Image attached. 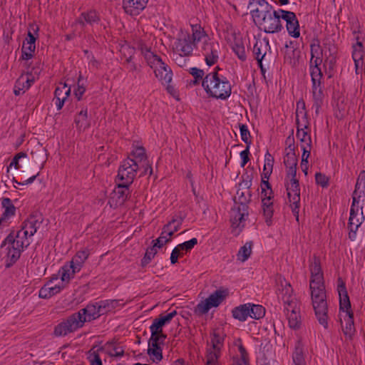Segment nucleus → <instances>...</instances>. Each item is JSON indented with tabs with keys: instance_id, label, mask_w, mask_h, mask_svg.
Returning a JSON list of instances; mask_svg holds the SVG:
<instances>
[{
	"instance_id": "obj_15",
	"label": "nucleus",
	"mask_w": 365,
	"mask_h": 365,
	"mask_svg": "<svg viewBox=\"0 0 365 365\" xmlns=\"http://www.w3.org/2000/svg\"><path fill=\"white\" fill-rule=\"evenodd\" d=\"M248 206L235 205L230 212V222L233 231H236V234H239L244 227L245 221L248 217Z\"/></svg>"
},
{
	"instance_id": "obj_33",
	"label": "nucleus",
	"mask_w": 365,
	"mask_h": 365,
	"mask_svg": "<svg viewBox=\"0 0 365 365\" xmlns=\"http://www.w3.org/2000/svg\"><path fill=\"white\" fill-rule=\"evenodd\" d=\"M99 21L100 16L94 10L81 13L78 19L76 20V22L82 26H85L86 24L93 26L95 24H98Z\"/></svg>"
},
{
	"instance_id": "obj_27",
	"label": "nucleus",
	"mask_w": 365,
	"mask_h": 365,
	"mask_svg": "<svg viewBox=\"0 0 365 365\" xmlns=\"http://www.w3.org/2000/svg\"><path fill=\"white\" fill-rule=\"evenodd\" d=\"M34 79L29 73L23 74L16 80L14 93L16 96H19L25 93L32 85Z\"/></svg>"
},
{
	"instance_id": "obj_32",
	"label": "nucleus",
	"mask_w": 365,
	"mask_h": 365,
	"mask_svg": "<svg viewBox=\"0 0 365 365\" xmlns=\"http://www.w3.org/2000/svg\"><path fill=\"white\" fill-rule=\"evenodd\" d=\"M74 124L79 132L86 130L90 127V120L88 118L87 108H83L74 118Z\"/></svg>"
},
{
	"instance_id": "obj_14",
	"label": "nucleus",
	"mask_w": 365,
	"mask_h": 365,
	"mask_svg": "<svg viewBox=\"0 0 365 365\" xmlns=\"http://www.w3.org/2000/svg\"><path fill=\"white\" fill-rule=\"evenodd\" d=\"M225 291L216 290L206 299L198 303L195 309V312L199 315L207 313L211 308L218 307L225 299Z\"/></svg>"
},
{
	"instance_id": "obj_19",
	"label": "nucleus",
	"mask_w": 365,
	"mask_h": 365,
	"mask_svg": "<svg viewBox=\"0 0 365 365\" xmlns=\"http://www.w3.org/2000/svg\"><path fill=\"white\" fill-rule=\"evenodd\" d=\"M195 47L190 34L182 32L173 44V52L182 55H192Z\"/></svg>"
},
{
	"instance_id": "obj_16",
	"label": "nucleus",
	"mask_w": 365,
	"mask_h": 365,
	"mask_svg": "<svg viewBox=\"0 0 365 365\" xmlns=\"http://www.w3.org/2000/svg\"><path fill=\"white\" fill-rule=\"evenodd\" d=\"M286 142L289 143L288 148H286V155L284 158V163L286 166V175H296L297 158L294 153V148L292 146L294 138L289 136Z\"/></svg>"
},
{
	"instance_id": "obj_64",
	"label": "nucleus",
	"mask_w": 365,
	"mask_h": 365,
	"mask_svg": "<svg viewBox=\"0 0 365 365\" xmlns=\"http://www.w3.org/2000/svg\"><path fill=\"white\" fill-rule=\"evenodd\" d=\"M87 359L90 365H103L99 355L95 351L89 353Z\"/></svg>"
},
{
	"instance_id": "obj_18",
	"label": "nucleus",
	"mask_w": 365,
	"mask_h": 365,
	"mask_svg": "<svg viewBox=\"0 0 365 365\" xmlns=\"http://www.w3.org/2000/svg\"><path fill=\"white\" fill-rule=\"evenodd\" d=\"M281 19L286 22V28L289 36L293 38H298L300 36L299 21L294 12L281 9Z\"/></svg>"
},
{
	"instance_id": "obj_43",
	"label": "nucleus",
	"mask_w": 365,
	"mask_h": 365,
	"mask_svg": "<svg viewBox=\"0 0 365 365\" xmlns=\"http://www.w3.org/2000/svg\"><path fill=\"white\" fill-rule=\"evenodd\" d=\"M250 303L240 305L232 309V317L240 322H245L249 317Z\"/></svg>"
},
{
	"instance_id": "obj_63",
	"label": "nucleus",
	"mask_w": 365,
	"mask_h": 365,
	"mask_svg": "<svg viewBox=\"0 0 365 365\" xmlns=\"http://www.w3.org/2000/svg\"><path fill=\"white\" fill-rule=\"evenodd\" d=\"M27 156L26 153L20 152L15 155L14 158L12 159L11 162L10 163V165L9 168L14 167L16 170H19L21 168V165H19V160L21 158H26Z\"/></svg>"
},
{
	"instance_id": "obj_37",
	"label": "nucleus",
	"mask_w": 365,
	"mask_h": 365,
	"mask_svg": "<svg viewBox=\"0 0 365 365\" xmlns=\"http://www.w3.org/2000/svg\"><path fill=\"white\" fill-rule=\"evenodd\" d=\"M282 288L279 290V293L278 294V296L282 298L284 307L294 302V301H298L292 294L293 289L290 284L285 282L284 285L282 284Z\"/></svg>"
},
{
	"instance_id": "obj_4",
	"label": "nucleus",
	"mask_w": 365,
	"mask_h": 365,
	"mask_svg": "<svg viewBox=\"0 0 365 365\" xmlns=\"http://www.w3.org/2000/svg\"><path fill=\"white\" fill-rule=\"evenodd\" d=\"M337 291L339 297V309L345 314L344 322H341L342 332L346 340H352L356 334L354 313L351 310V303L346 284L341 277L337 279Z\"/></svg>"
},
{
	"instance_id": "obj_30",
	"label": "nucleus",
	"mask_w": 365,
	"mask_h": 365,
	"mask_svg": "<svg viewBox=\"0 0 365 365\" xmlns=\"http://www.w3.org/2000/svg\"><path fill=\"white\" fill-rule=\"evenodd\" d=\"M268 47L269 40L267 38L256 40L253 47V53L260 67H262V61L266 55Z\"/></svg>"
},
{
	"instance_id": "obj_40",
	"label": "nucleus",
	"mask_w": 365,
	"mask_h": 365,
	"mask_svg": "<svg viewBox=\"0 0 365 365\" xmlns=\"http://www.w3.org/2000/svg\"><path fill=\"white\" fill-rule=\"evenodd\" d=\"M291 365H307L303 347L299 341H297L295 345L294 351L292 354V361Z\"/></svg>"
},
{
	"instance_id": "obj_12",
	"label": "nucleus",
	"mask_w": 365,
	"mask_h": 365,
	"mask_svg": "<svg viewBox=\"0 0 365 365\" xmlns=\"http://www.w3.org/2000/svg\"><path fill=\"white\" fill-rule=\"evenodd\" d=\"M364 221L363 207L359 205V202L354 198V201H352L351 205L350 216L348 223V227L350 230L349 237L351 240L355 239L356 232Z\"/></svg>"
},
{
	"instance_id": "obj_49",
	"label": "nucleus",
	"mask_w": 365,
	"mask_h": 365,
	"mask_svg": "<svg viewBox=\"0 0 365 365\" xmlns=\"http://www.w3.org/2000/svg\"><path fill=\"white\" fill-rule=\"evenodd\" d=\"M250 199L251 195L248 190L245 191L238 190L237 191V196L235 198V205H242L245 204V206H248L247 204Z\"/></svg>"
},
{
	"instance_id": "obj_2",
	"label": "nucleus",
	"mask_w": 365,
	"mask_h": 365,
	"mask_svg": "<svg viewBox=\"0 0 365 365\" xmlns=\"http://www.w3.org/2000/svg\"><path fill=\"white\" fill-rule=\"evenodd\" d=\"M319 50V44L311 45V66H310V75L312 77V94L313 101V108L315 109V113H319V109L323 104L324 93L322 86V73L321 68L319 67L322 63V58L318 56V51Z\"/></svg>"
},
{
	"instance_id": "obj_9",
	"label": "nucleus",
	"mask_w": 365,
	"mask_h": 365,
	"mask_svg": "<svg viewBox=\"0 0 365 365\" xmlns=\"http://www.w3.org/2000/svg\"><path fill=\"white\" fill-rule=\"evenodd\" d=\"M149 60L150 63L148 64L153 70L155 77L163 85L168 86L167 89L169 91L170 88L169 84L173 79L171 68L163 61L160 56L154 58L151 57Z\"/></svg>"
},
{
	"instance_id": "obj_53",
	"label": "nucleus",
	"mask_w": 365,
	"mask_h": 365,
	"mask_svg": "<svg viewBox=\"0 0 365 365\" xmlns=\"http://www.w3.org/2000/svg\"><path fill=\"white\" fill-rule=\"evenodd\" d=\"M189 73L193 76L194 80L192 81L193 85L200 84L201 82L202 83V81L204 79L205 73L203 70L200 69L197 67L190 68L188 69Z\"/></svg>"
},
{
	"instance_id": "obj_6",
	"label": "nucleus",
	"mask_w": 365,
	"mask_h": 365,
	"mask_svg": "<svg viewBox=\"0 0 365 365\" xmlns=\"http://www.w3.org/2000/svg\"><path fill=\"white\" fill-rule=\"evenodd\" d=\"M225 335L220 329H215L210 336V344L207 345L205 365H219L221 349L224 345Z\"/></svg>"
},
{
	"instance_id": "obj_3",
	"label": "nucleus",
	"mask_w": 365,
	"mask_h": 365,
	"mask_svg": "<svg viewBox=\"0 0 365 365\" xmlns=\"http://www.w3.org/2000/svg\"><path fill=\"white\" fill-rule=\"evenodd\" d=\"M217 70H220L219 67L205 76L202 86L209 96L225 100L231 95L232 87L227 78L220 75Z\"/></svg>"
},
{
	"instance_id": "obj_34",
	"label": "nucleus",
	"mask_w": 365,
	"mask_h": 365,
	"mask_svg": "<svg viewBox=\"0 0 365 365\" xmlns=\"http://www.w3.org/2000/svg\"><path fill=\"white\" fill-rule=\"evenodd\" d=\"M296 123H300V126L303 125L304 127H308L309 125L307 115L305 103L303 100H299L297 102Z\"/></svg>"
},
{
	"instance_id": "obj_20",
	"label": "nucleus",
	"mask_w": 365,
	"mask_h": 365,
	"mask_svg": "<svg viewBox=\"0 0 365 365\" xmlns=\"http://www.w3.org/2000/svg\"><path fill=\"white\" fill-rule=\"evenodd\" d=\"M284 311L289 327L293 329H299L302 324L299 302L294 301V302L284 307Z\"/></svg>"
},
{
	"instance_id": "obj_62",
	"label": "nucleus",
	"mask_w": 365,
	"mask_h": 365,
	"mask_svg": "<svg viewBox=\"0 0 365 365\" xmlns=\"http://www.w3.org/2000/svg\"><path fill=\"white\" fill-rule=\"evenodd\" d=\"M166 338V336L163 334L162 332H158L155 333V334H153V333H151V337L149 341V344H154V345H159L160 342H163L165 339Z\"/></svg>"
},
{
	"instance_id": "obj_35",
	"label": "nucleus",
	"mask_w": 365,
	"mask_h": 365,
	"mask_svg": "<svg viewBox=\"0 0 365 365\" xmlns=\"http://www.w3.org/2000/svg\"><path fill=\"white\" fill-rule=\"evenodd\" d=\"M91 249H89L88 247H85L80 250L73 257L70 262L74 264V266H76V269H79L81 270L85 262L87 260L89 255H91Z\"/></svg>"
},
{
	"instance_id": "obj_58",
	"label": "nucleus",
	"mask_w": 365,
	"mask_h": 365,
	"mask_svg": "<svg viewBox=\"0 0 365 365\" xmlns=\"http://www.w3.org/2000/svg\"><path fill=\"white\" fill-rule=\"evenodd\" d=\"M171 240V237L167 235L164 233V231L162 230L160 235L155 240H153V242L155 245V247H157L158 249L163 247L165 244L168 243Z\"/></svg>"
},
{
	"instance_id": "obj_56",
	"label": "nucleus",
	"mask_w": 365,
	"mask_h": 365,
	"mask_svg": "<svg viewBox=\"0 0 365 365\" xmlns=\"http://www.w3.org/2000/svg\"><path fill=\"white\" fill-rule=\"evenodd\" d=\"M197 244V238H192L191 240L184 242L183 243L179 244L177 245L178 249L181 251V252H183L184 255L187 252H190L195 245Z\"/></svg>"
},
{
	"instance_id": "obj_5",
	"label": "nucleus",
	"mask_w": 365,
	"mask_h": 365,
	"mask_svg": "<svg viewBox=\"0 0 365 365\" xmlns=\"http://www.w3.org/2000/svg\"><path fill=\"white\" fill-rule=\"evenodd\" d=\"M281 9L278 10H259L256 9L252 11V16L259 28L267 34L280 32L283 26L280 21Z\"/></svg>"
},
{
	"instance_id": "obj_48",
	"label": "nucleus",
	"mask_w": 365,
	"mask_h": 365,
	"mask_svg": "<svg viewBox=\"0 0 365 365\" xmlns=\"http://www.w3.org/2000/svg\"><path fill=\"white\" fill-rule=\"evenodd\" d=\"M148 354L154 363H158L163 358L162 349L159 345L149 344Z\"/></svg>"
},
{
	"instance_id": "obj_10",
	"label": "nucleus",
	"mask_w": 365,
	"mask_h": 365,
	"mask_svg": "<svg viewBox=\"0 0 365 365\" xmlns=\"http://www.w3.org/2000/svg\"><path fill=\"white\" fill-rule=\"evenodd\" d=\"M139 166L133 158L128 157L121 162L119 166L118 179L127 185H130L137 175Z\"/></svg>"
},
{
	"instance_id": "obj_23",
	"label": "nucleus",
	"mask_w": 365,
	"mask_h": 365,
	"mask_svg": "<svg viewBox=\"0 0 365 365\" xmlns=\"http://www.w3.org/2000/svg\"><path fill=\"white\" fill-rule=\"evenodd\" d=\"M315 316L318 322L324 328L329 327L328 305L327 300L312 302Z\"/></svg>"
},
{
	"instance_id": "obj_60",
	"label": "nucleus",
	"mask_w": 365,
	"mask_h": 365,
	"mask_svg": "<svg viewBox=\"0 0 365 365\" xmlns=\"http://www.w3.org/2000/svg\"><path fill=\"white\" fill-rule=\"evenodd\" d=\"M316 183L322 187H327L329 185V178L322 173L315 174Z\"/></svg>"
},
{
	"instance_id": "obj_44",
	"label": "nucleus",
	"mask_w": 365,
	"mask_h": 365,
	"mask_svg": "<svg viewBox=\"0 0 365 365\" xmlns=\"http://www.w3.org/2000/svg\"><path fill=\"white\" fill-rule=\"evenodd\" d=\"M232 50L238 57V58L242 61H245L247 58L245 48L241 38H235L232 43Z\"/></svg>"
},
{
	"instance_id": "obj_42",
	"label": "nucleus",
	"mask_w": 365,
	"mask_h": 365,
	"mask_svg": "<svg viewBox=\"0 0 365 365\" xmlns=\"http://www.w3.org/2000/svg\"><path fill=\"white\" fill-rule=\"evenodd\" d=\"M321 53L326 58V61H329V63L333 65L336 61V48L334 43L324 44L321 50Z\"/></svg>"
},
{
	"instance_id": "obj_13",
	"label": "nucleus",
	"mask_w": 365,
	"mask_h": 365,
	"mask_svg": "<svg viewBox=\"0 0 365 365\" xmlns=\"http://www.w3.org/2000/svg\"><path fill=\"white\" fill-rule=\"evenodd\" d=\"M38 26L35 24L29 25L27 38L23 42L21 48V58L29 60L34 56L36 49V41L38 37Z\"/></svg>"
},
{
	"instance_id": "obj_21",
	"label": "nucleus",
	"mask_w": 365,
	"mask_h": 365,
	"mask_svg": "<svg viewBox=\"0 0 365 365\" xmlns=\"http://www.w3.org/2000/svg\"><path fill=\"white\" fill-rule=\"evenodd\" d=\"M202 53L206 64L209 66H213L219 59L220 44L216 41L205 42L202 48Z\"/></svg>"
},
{
	"instance_id": "obj_31",
	"label": "nucleus",
	"mask_w": 365,
	"mask_h": 365,
	"mask_svg": "<svg viewBox=\"0 0 365 365\" xmlns=\"http://www.w3.org/2000/svg\"><path fill=\"white\" fill-rule=\"evenodd\" d=\"M311 272L310 282L314 286L316 283L324 282L323 272L322 271L319 259L314 257L313 261L309 265Z\"/></svg>"
},
{
	"instance_id": "obj_47",
	"label": "nucleus",
	"mask_w": 365,
	"mask_h": 365,
	"mask_svg": "<svg viewBox=\"0 0 365 365\" xmlns=\"http://www.w3.org/2000/svg\"><path fill=\"white\" fill-rule=\"evenodd\" d=\"M252 245L253 244L252 242H247L240 247L237 254V258L239 261L244 262L249 259L252 254Z\"/></svg>"
},
{
	"instance_id": "obj_38",
	"label": "nucleus",
	"mask_w": 365,
	"mask_h": 365,
	"mask_svg": "<svg viewBox=\"0 0 365 365\" xmlns=\"http://www.w3.org/2000/svg\"><path fill=\"white\" fill-rule=\"evenodd\" d=\"M7 254L6 256V267L12 266L20 257L24 250L17 247L14 245H7Z\"/></svg>"
},
{
	"instance_id": "obj_61",
	"label": "nucleus",
	"mask_w": 365,
	"mask_h": 365,
	"mask_svg": "<svg viewBox=\"0 0 365 365\" xmlns=\"http://www.w3.org/2000/svg\"><path fill=\"white\" fill-rule=\"evenodd\" d=\"M240 131L242 140H243L245 143L250 145L251 143V141L250 140V133L247 128V126L244 124H240Z\"/></svg>"
},
{
	"instance_id": "obj_22",
	"label": "nucleus",
	"mask_w": 365,
	"mask_h": 365,
	"mask_svg": "<svg viewBox=\"0 0 365 365\" xmlns=\"http://www.w3.org/2000/svg\"><path fill=\"white\" fill-rule=\"evenodd\" d=\"M125 182L118 183L111 193L109 203L115 207L123 205L127 200L130 193L129 186Z\"/></svg>"
},
{
	"instance_id": "obj_57",
	"label": "nucleus",
	"mask_w": 365,
	"mask_h": 365,
	"mask_svg": "<svg viewBox=\"0 0 365 365\" xmlns=\"http://www.w3.org/2000/svg\"><path fill=\"white\" fill-rule=\"evenodd\" d=\"M158 248L157 247H155V245L153 244L151 247L148 248L146 250L145 256L142 259V264L143 266L148 264L151 261V259L154 258V257L158 252Z\"/></svg>"
},
{
	"instance_id": "obj_36",
	"label": "nucleus",
	"mask_w": 365,
	"mask_h": 365,
	"mask_svg": "<svg viewBox=\"0 0 365 365\" xmlns=\"http://www.w3.org/2000/svg\"><path fill=\"white\" fill-rule=\"evenodd\" d=\"M309 287L312 302L326 300L324 282L316 283L314 286L310 282Z\"/></svg>"
},
{
	"instance_id": "obj_11",
	"label": "nucleus",
	"mask_w": 365,
	"mask_h": 365,
	"mask_svg": "<svg viewBox=\"0 0 365 365\" xmlns=\"http://www.w3.org/2000/svg\"><path fill=\"white\" fill-rule=\"evenodd\" d=\"M82 321L79 314L73 313L66 319L58 324L54 328V335L56 336H65L82 328Z\"/></svg>"
},
{
	"instance_id": "obj_26",
	"label": "nucleus",
	"mask_w": 365,
	"mask_h": 365,
	"mask_svg": "<svg viewBox=\"0 0 365 365\" xmlns=\"http://www.w3.org/2000/svg\"><path fill=\"white\" fill-rule=\"evenodd\" d=\"M71 94V88L66 83H60L55 90L53 101L58 110H60Z\"/></svg>"
},
{
	"instance_id": "obj_25",
	"label": "nucleus",
	"mask_w": 365,
	"mask_h": 365,
	"mask_svg": "<svg viewBox=\"0 0 365 365\" xmlns=\"http://www.w3.org/2000/svg\"><path fill=\"white\" fill-rule=\"evenodd\" d=\"M148 0H123L125 12L130 16L138 15L146 6Z\"/></svg>"
},
{
	"instance_id": "obj_51",
	"label": "nucleus",
	"mask_w": 365,
	"mask_h": 365,
	"mask_svg": "<svg viewBox=\"0 0 365 365\" xmlns=\"http://www.w3.org/2000/svg\"><path fill=\"white\" fill-rule=\"evenodd\" d=\"M249 317L255 319H259L265 314V309L262 305L250 304Z\"/></svg>"
},
{
	"instance_id": "obj_7",
	"label": "nucleus",
	"mask_w": 365,
	"mask_h": 365,
	"mask_svg": "<svg viewBox=\"0 0 365 365\" xmlns=\"http://www.w3.org/2000/svg\"><path fill=\"white\" fill-rule=\"evenodd\" d=\"M285 187L287 191L289 205L293 214L298 220L300 207V188L299 180L297 179L296 175H286Z\"/></svg>"
},
{
	"instance_id": "obj_50",
	"label": "nucleus",
	"mask_w": 365,
	"mask_h": 365,
	"mask_svg": "<svg viewBox=\"0 0 365 365\" xmlns=\"http://www.w3.org/2000/svg\"><path fill=\"white\" fill-rule=\"evenodd\" d=\"M128 157L133 158L138 165H140L146 160L145 148L142 146L135 147Z\"/></svg>"
},
{
	"instance_id": "obj_17",
	"label": "nucleus",
	"mask_w": 365,
	"mask_h": 365,
	"mask_svg": "<svg viewBox=\"0 0 365 365\" xmlns=\"http://www.w3.org/2000/svg\"><path fill=\"white\" fill-rule=\"evenodd\" d=\"M262 207L265 222L268 225L271 224V219L274 213V194L272 189H262L261 192Z\"/></svg>"
},
{
	"instance_id": "obj_39",
	"label": "nucleus",
	"mask_w": 365,
	"mask_h": 365,
	"mask_svg": "<svg viewBox=\"0 0 365 365\" xmlns=\"http://www.w3.org/2000/svg\"><path fill=\"white\" fill-rule=\"evenodd\" d=\"M365 188V174L364 171L361 172L359 174V176L356 180V183L355 185V190L353 192L352 195V201H354V198L358 202L360 201V198L364 195Z\"/></svg>"
},
{
	"instance_id": "obj_55",
	"label": "nucleus",
	"mask_w": 365,
	"mask_h": 365,
	"mask_svg": "<svg viewBox=\"0 0 365 365\" xmlns=\"http://www.w3.org/2000/svg\"><path fill=\"white\" fill-rule=\"evenodd\" d=\"M138 46L147 63H150L149 58H151V57H153V58L158 57V56L154 53L153 51H151L150 48L146 46L144 43H140Z\"/></svg>"
},
{
	"instance_id": "obj_1",
	"label": "nucleus",
	"mask_w": 365,
	"mask_h": 365,
	"mask_svg": "<svg viewBox=\"0 0 365 365\" xmlns=\"http://www.w3.org/2000/svg\"><path fill=\"white\" fill-rule=\"evenodd\" d=\"M43 222L41 216L31 215L26 219L21 229L17 232L11 231L4 240L2 245H14L21 250H25L31 243V237L37 232Z\"/></svg>"
},
{
	"instance_id": "obj_28",
	"label": "nucleus",
	"mask_w": 365,
	"mask_h": 365,
	"mask_svg": "<svg viewBox=\"0 0 365 365\" xmlns=\"http://www.w3.org/2000/svg\"><path fill=\"white\" fill-rule=\"evenodd\" d=\"M80 271L79 269H76V266L70 262L66 263L58 272L61 280V284L65 286L68 284L70 280L74 277L75 274Z\"/></svg>"
},
{
	"instance_id": "obj_54",
	"label": "nucleus",
	"mask_w": 365,
	"mask_h": 365,
	"mask_svg": "<svg viewBox=\"0 0 365 365\" xmlns=\"http://www.w3.org/2000/svg\"><path fill=\"white\" fill-rule=\"evenodd\" d=\"M190 55H182L179 53L173 52V59L178 66L185 68L190 61Z\"/></svg>"
},
{
	"instance_id": "obj_45",
	"label": "nucleus",
	"mask_w": 365,
	"mask_h": 365,
	"mask_svg": "<svg viewBox=\"0 0 365 365\" xmlns=\"http://www.w3.org/2000/svg\"><path fill=\"white\" fill-rule=\"evenodd\" d=\"M1 206L4 210L1 216L11 219L15 215L16 207L10 198H1Z\"/></svg>"
},
{
	"instance_id": "obj_46",
	"label": "nucleus",
	"mask_w": 365,
	"mask_h": 365,
	"mask_svg": "<svg viewBox=\"0 0 365 365\" xmlns=\"http://www.w3.org/2000/svg\"><path fill=\"white\" fill-rule=\"evenodd\" d=\"M297 138L301 142V146H307L312 145V139L310 135L308 134L305 129H308V127L300 126L299 124H297Z\"/></svg>"
},
{
	"instance_id": "obj_8",
	"label": "nucleus",
	"mask_w": 365,
	"mask_h": 365,
	"mask_svg": "<svg viewBox=\"0 0 365 365\" xmlns=\"http://www.w3.org/2000/svg\"><path fill=\"white\" fill-rule=\"evenodd\" d=\"M109 302L108 301H101L99 302L88 304L85 308L80 309L76 314L81 317L82 326L86 322H91L97 319L101 315L109 310Z\"/></svg>"
},
{
	"instance_id": "obj_24",
	"label": "nucleus",
	"mask_w": 365,
	"mask_h": 365,
	"mask_svg": "<svg viewBox=\"0 0 365 365\" xmlns=\"http://www.w3.org/2000/svg\"><path fill=\"white\" fill-rule=\"evenodd\" d=\"M356 43L353 45L352 58L355 65V72L359 74L361 72L364 64V51L363 43L359 41V36H356Z\"/></svg>"
},
{
	"instance_id": "obj_52",
	"label": "nucleus",
	"mask_w": 365,
	"mask_h": 365,
	"mask_svg": "<svg viewBox=\"0 0 365 365\" xmlns=\"http://www.w3.org/2000/svg\"><path fill=\"white\" fill-rule=\"evenodd\" d=\"M206 34L203 29L198 24L192 25V36L191 41L196 43L200 41L202 38L205 37Z\"/></svg>"
},
{
	"instance_id": "obj_41",
	"label": "nucleus",
	"mask_w": 365,
	"mask_h": 365,
	"mask_svg": "<svg viewBox=\"0 0 365 365\" xmlns=\"http://www.w3.org/2000/svg\"><path fill=\"white\" fill-rule=\"evenodd\" d=\"M182 223V219L181 217H173L171 221L163 227V230L167 235L172 237L175 232L178 231Z\"/></svg>"
},
{
	"instance_id": "obj_29",
	"label": "nucleus",
	"mask_w": 365,
	"mask_h": 365,
	"mask_svg": "<svg viewBox=\"0 0 365 365\" xmlns=\"http://www.w3.org/2000/svg\"><path fill=\"white\" fill-rule=\"evenodd\" d=\"M64 288L65 285H53L52 280H50L40 289L38 292V296L41 299H49L51 297L58 294Z\"/></svg>"
},
{
	"instance_id": "obj_59",
	"label": "nucleus",
	"mask_w": 365,
	"mask_h": 365,
	"mask_svg": "<svg viewBox=\"0 0 365 365\" xmlns=\"http://www.w3.org/2000/svg\"><path fill=\"white\" fill-rule=\"evenodd\" d=\"M165 325V324L160 319V317L156 318L153 320V324L150 327V331L153 334L158 332L163 331V327Z\"/></svg>"
}]
</instances>
